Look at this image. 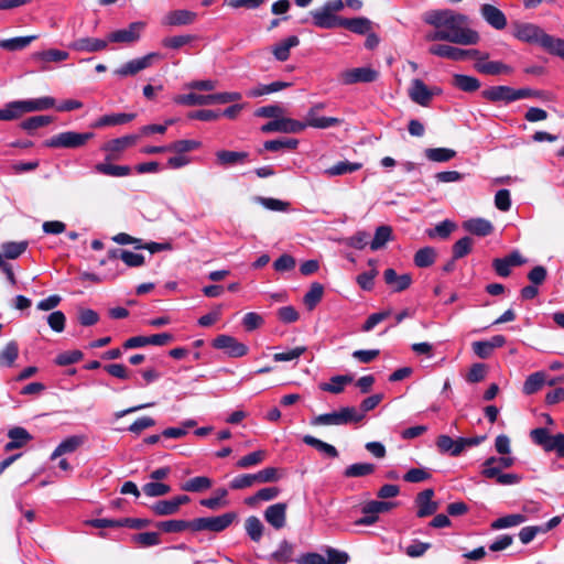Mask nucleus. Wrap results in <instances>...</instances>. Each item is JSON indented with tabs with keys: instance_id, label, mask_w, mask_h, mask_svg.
Segmentation results:
<instances>
[{
	"instance_id": "obj_9",
	"label": "nucleus",
	"mask_w": 564,
	"mask_h": 564,
	"mask_svg": "<svg viewBox=\"0 0 564 564\" xmlns=\"http://www.w3.org/2000/svg\"><path fill=\"white\" fill-rule=\"evenodd\" d=\"M305 130V124L302 121L294 120L291 118H276L263 124L261 131L269 132H282V133H300Z\"/></svg>"
},
{
	"instance_id": "obj_42",
	"label": "nucleus",
	"mask_w": 564,
	"mask_h": 564,
	"mask_svg": "<svg viewBox=\"0 0 564 564\" xmlns=\"http://www.w3.org/2000/svg\"><path fill=\"white\" fill-rule=\"evenodd\" d=\"M212 479L206 476H197L188 479L181 486V489L188 492H200L212 487Z\"/></svg>"
},
{
	"instance_id": "obj_29",
	"label": "nucleus",
	"mask_w": 564,
	"mask_h": 564,
	"mask_svg": "<svg viewBox=\"0 0 564 564\" xmlns=\"http://www.w3.org/2000/svg\"><path fill=\"white\" fill-rule=\"evenodd\" d=\"M299 44V37L295 35H291L275 44L272 48V53L278 61L285 62L290 57L291 48L297 46Z\"/></svg>"
},
{
	"instance_id": "obj_60",
	"label": "nucleus",
	"mask_w": 564,
	"mask_h": 564,
	"mask_svg": "<svg viewBox=\"0 0 564 564\" xmlns=\"http://www.w3.org/2000/svg\"><path fill=\"white\" fill-rule=\"evenodd\" d=\"M150 509L153 511L155 516L160 517L172 516L177 513L178 511L173 498L170 500H159L152 506H150Z\"/></svg>"
},
{
	"instance_id": "obj_36",
	"label": "nucleus",
	"mask_w": 564,
	"mask_h": 564,
	"mask_svg": "<svg viewBox=\"0 0 564 564\" xmlns=\"http://www.w3.org/2000/svg\"><path fill=\"white\" fill-rule=\"evenodd\" d=\"M135 115L132 113H111L100 117L93 123L94 128H102L108 126H119L131 121Z\"/></svg>"
},
{
	"instance_id": "obj_27",
	"label": "nucleus",
	"mask_w": 564,
	"mask_h": 564,
	"mask_svg": "<svg viewBox=\"0 0 564 564\" xmlns=\"http://www.w3.org/2000/svg\"><path fill=\"white\" fill-rule=\"evenodd\" d=\"M429 53L456 62L464 61V50L447 44H434L430 46Z\"/></svg>"
},
{
	"instance_id": "obj_31",
	"label": "nucleus",
	"mask_w": 564,
	"mask_h": 564,
	"mask_svg": "<svg viewBox=\"0 0 564 564\" xmlns=\"http://www.w3.org/2000/svg\"><path fill=\"white\" fill-rule=\"evenodd\" d=\"M10 441L6 444L4 449L7 452L22 447L31 440V435L23 427H13L8 432Z\"/></svg>"
},
{
	"instance_id": "obj_3",
	"label": "nucleus",
	"mask_w": 564,
	"mask_h": 564,
	"mask_svg": "<svg viewBox=\"0 0 564 564\" xmlns=\"http://www.w3.org/2000/svg\"><path fill=\"white\" fill-rule=\"evenodd\" d=\"M362 421V413L355 406H344L338 411L324 413L312 420L313 425H347Z\"/></svg>"
},
{
	"instance_id": "obj_4",
	"label": "nucleus",
	"mask_w": 564,
	"mask_h": 564,
	"mask_svg": "<svg viewBox=\"0 0 564 564\" xmlns=\"http://www.w3.org/2000/svg\"><path fill=\"white\" fill-rule=\"evenodd\" d=\"M93 138V132L64 131L45 140L43 144L52 149H78Z\"/></svg>"
},
{
	"instance_id": "obj_45",
	"label": "nucleus",
	"mask_w": 564,
	"mask_h": 564,
	"mask_svg": "<svg viewBox=\"0 0 564 564\" xmlns=\"http://www.w3.org/2000/svg\"><path fill=\"white\" fill-rule=\"evenodd\" d=\"M299 144V140L293 138H282L276 140H268L264 142L263 148L267 151L279 152L282 150H294Z\"/></svg>"
},
{
	"instance_id": "obj_18",
	"label": "nucleus",
	"mask_w": 564,
	"mask_h": 564,
	"mask_svg": "<svg viewBox=\"0 0 564 564\" xmlns=\"http://www.w3.org/2000/svg\"><path fill=\"white\" fill-rule=\"evenodd\" d=\"M107 46H108L107 37L106 39L80 37L69 44V47L75 51L89 52V53L102 51Z\"/></svg>"
},
{
	"instance_id": "obj_12",
	"label": "nucleus",
	"mask_w": 564,
	"mask_h": 564,
	"mask_svg": "<svg viewBox=\"0 0 564 564\" xmlns=\"http://www.w3.org/2000/svg\"><path fill=\"white\" fill-rule=\"evenodd\" d=\"M313 24L319 29H335L341 28L344 18L335 15L326 8L322 7L318 10L312 11Z\"/></svg>"
},
{
	"instance_id": "obj_17",
	"label": "nucleus",
	"mask_w": 564,
	"mask_h": 564,
	"mask_svg": "<svg viewBox=\"0 0 564 564\" xmlns=\"http://www.w3.org/2000/svg\"><path fill=\"white\" fill-rule=\"evenodd\" d=\"M434 496V490L429 488L420 492L415 499L417 505V517L425 518L432 516L436 512L438 506L435 501L432 500Z\"/></svg>"
},
{
	"instance_id": "obj_38",
	"label": "nucleus",
	"mask_w": 564,
	"mask_h": 564,
	"mask_svg": "<svg viewBox=\"0 0 564 564\" xmlns=\"http://www.w3.org/2000/svg\"><path fill=\"white\" fill-rule=\"evenodd\" d=\"M36 39L37 35H29L0 40V47L10 52L21 51L29 46Z\"/></svg>"
},
{
	"instance_id": "obj_7",
	"label": "nucleus",
	"mask_w": 564,
	"mask_h": 564,
	"mask_svg": "<svg viewBox=\"0 0 564 564\" xmlns=\"http://www.w3.org/2000/svg\"><path fill=\"white\" fill-rule=\"evenodd\" d=\"M213 347L225 351L231 358H239L248 354V347L230 335H218L213 340Z\"/></svg>"
},
{
	"instance_id": "obj_1",
	"label": "nucleus",
	"mask_w": 564,
	"mask_h": 564,
	"mask_svg": "<svg viewBox=\"0 0 564 564\" xmlns=\"http://www.w3.org/2000/svg\"><path fill=\"white\" fill-rule=\"evenodd\" d=\"M423 21L434 26L425 34V41H445L459 45H474L480 40L478 32L466 28L467 17L449 9L431 10L424 13Z\"/></svg>"
},
{
	"instance_id": "obj_19",
	"label": "nucleus",
	"mask_w": 564,
	"mask_h": 564,
	"mask_svg": "<svg viewBox=\"0 0 564 564\" xmlns=\"http://www.w3.org/2000/svg\"><path fill=\"white\" fill-rule=\"evenodd\" d=\"M90 524L95 528H119V527H128L132 529L141 528V519L140 518H120V519H94L90 521Z\"/></svg>"
},
{
	"instance_id": "obj_20",
	"label": "nucleus",
	"mask_w": 564,
	"mask_h": 564,
	"mask_svg": "<svg viewBox=\"0 0 564 564\" xmlns=\"http://www.w3.org/2000/svg\"><path fill=\"white\" fill-rule=\"evenodd\" d=\"M384 282L393 289V292H402L412 284V276L409 273L398 275L394 269H387L383 272Z\"/></svg>"
},
{
	"instance_id": "obj_52",
	"label": "nucleus",
	"mask_w": 564,
	"mask_h": 564,
	"mask_svg": "<svg viewBox=\"0 0 564 564\" xmlns=\"http://www.w3.org/2000/svg\"><path fill=\"white\" fill-rule=\"evenodd\" d=\"M293 553V545L286 540H283L279 544V547L271 554V560L275 561L279 564H285L292 561Z\"/></svg>"
},
{
	"instance_id": "obj_15",
	"label": "nucleus",
	"mask_w": 564,
	"mask_h": 564,
	"mask_svg": "<svg viewBox=\"0 0 564 564\" xmlns=\"http://www.w3.org/2000/svg\"><path fill=\"white\" fill-rule=\"evenodd\" d=\"M264 519L275 530L284 528L286 522V503L278 502L269 506L264 511Z\"/></svg>"
},
{
	"instance_id": "obj_46",
	"label": "nucleus",
	"mask_w": 564,
	"mask_h": 564,
	"mask_svg": "<svg viewBox=\"0 0 564 564\" xmlns=\"http://www.w3.org/2000/svg\"><path fill=\"white\" fill-rule=\"evenodd\" d=\"M453 85L463 91L471 93L480 87V82L473 76L456 74L453 77Z\"/></svg>"
},
{
	"instance_id": "obj_44",
	"label": "nucleus",
	"mask_w": 564,
	"mask_h": 564,
	"mask_svg": "<svg viewBox=\"0 0 564 564\" xmlns=\"http://www.w3.org/2000/svg\"><path fill=\"white\" fill-rule=\"evenodd\" d=\"M352 381L351 376H334L329 382H324L319 386L321 390L330 393H340L344 391V387Z\"/></svg>"
},
{
	"instance_id": "obj_16",
	"label": "nucleus",
	"mask_w": 564,
	"mask_h": 564,
	"mask_svg": "<svg viewBox=\"0 0 564 564\" xmlns=\"http://www.w3.org/2000/svg\"><path fill=\"white\" fill-rule=\"evenodd\" d=\"M480 13L484 20L494 29L502 30L507 25V18L505 13L492 4L485 3L480 8Z\"/></svg>"
},
{
	"instance_id": "obj_40",
	"label": "nucleus",
	"mask_w": 564,
	"mask_h": 564,
	"mask_svg": "<svg viewBox=\"0 0 564 564\" xmlns=\"http://www.w3.org/2000/svg\"><path fill=\"white\" fill-rule=\"evenodd\" d=\"M361 167L362 164L358 162L340 161L326 169L325 174L328 176L345 175L359 171Z\"/></svg>"
},
{
	"instance_id": "obj_30",
	"label": "nucleus",
	"mask_w": 564,
	"mask_h": 564,
	"mask_svg": "<svg viewBox=\"0 0 564 564\" xmlns=\"http://www.w3.org/2000/svg\"><path fill=\"white\" fill-rule=\"evenodd\" d=\"M247 158V152L221 150L216 153L217 163L224 167L242 164Z\"/></svg>"
},
{
	"instance_id": "obj_64",
	"label": "nucleus",
	"mask_w": 564,
	"mask_h": 564,
	"mask_svg": "<svg viewBox=\"0 0 564 564\" xmlns=\"http://www.w3.org/2000/svg\"><path fill=\"white\" fill-rule=\"evenodd\" d=\"M51 122H53V118L50 116H34L23 120L20 127L28 132H32L39 128L50 124Z\"/></svg>"
},
{
	"instance_id": "obj_34",
	"label": "nucleus",
	"mask_w": 564,
	"mask_h": 564,
	"mask_svg": "<svg viewBox=\"0 0 564 564\" xmlns=\"http://www.w3.org/2000/svg\"><path fill=\"white\" fill-rule=\"evenodd\" d=\"M481 475L488 479H496L497 484L503 486L519 484L522 479V477L518 474H502L498 473L496 468H487L486 470H481Z\"/></svg>"
},
{
	"instance_id": "obj_25",
	"label": "nucleus",
	"mask_w": 564,
	"mask_h": 564,
	"mask_svg": "<svg viewBox=\"0 0 564 564\" xmlns=\"http://www.w3.org/2000/svg\"><path fill=\"white\" fill-rule=\"evenodd\" d=\"M197 13L189 10H174L164 17V23L171 26L188 25L195 22Z\"/></svg>"
},
{
	"instance_id": "obj_28",
	"label": "nucleus",
	"mask_w": 564,
	"mask_h": 564,
	"mask_svg": "<svg viewBox=\"0 0 564 564\" xmlns=\"http://www.w3.org/2000/svg\"><path fill=\"white\" fill-rule=\"evenodd\" d=\"M24 113H26L24 100H13L7 102L4 107L0 109V121L17 120Z\"/></svg>"
},
{
	"instance_id": "obj_59",
	"label": "nucleus",
	"mask_w": 564,
	"mask_h": 564,
	"mask_svg": "<svg viewBox=\"0 0 564 564\" xmlns=\"http://www.w3.org/2000/svg\"><path fill=\"white\" fill-rule=\"evenodd\" d=\"M28 248L26 241H10L4 242L1 246L3 257L7 259H17L19 258Z\"/></svg>"
},
{
	"instance_id": "obj_35",
	"label": "nucleus",
	"mask_w": 564,
	"mask_h": 564,
	"mask_svg": "<svg viewBox=\"0 0 564 564\" xmlns=\"http://www.w3.org/2000/svg\"><path fill=\"white\" fill-rule=\"evenodd\" d=\"M84 443V437L78 435H73L59 443V445L54 449L51 458L55 459L64 454H70L75 452L82 444Z\"/></svg>"
},
{
	"instance_id": "obj_39",
	"label": "nucleus",
	"mask_w": 564,
	"mask_h": 564,
	"mask_svg": "<svg viewBox=\"0 0 564 564\" xmlns=\"http://www.w3.org/2000/svg\"><path fill=\"white\" fill-rule=\"evenodd\" d=\"M392 239V228L388 225L379 226L376 229L375 237L370 241V249L373 251L386 247L387 242Z\"/></svg>"
},
{
	"instance_id": "obj_54",
	"label": "nucleus",
	"mask_w": 564,
	"mask_h": 564,
	"mask_svg": "<svg viewBox=\"0 0 564 564\" xmlns=\"http://www.w3.org/2000/svg\"><path fill=\"white\" fill-rule=\"evenodd\" d=\"M290 86H291L290 83L281 82V80L273 82V83L267 84V85H259L258 87H256L252 90H250L248 93V96L249 97H259V96H262V95H268V94L280 91V90L285 89V88H288Z\"/></svg>"
},
{
	"instance_id": "obj_49",
	"label": "nucleus",
	"mask_w": 564,
	"mask_h": 564,
	"mask_svg": "<svg viewBox=\"0 0 564 564\" xmlns=\"http://www.w3.org/2000/svg\"><path fill=\"white\" fill-rule=\"evenodd\" d=\"M24 105L28 112L33 111H43L47 110L55 106V99L50 96L34 98V99H24Z\"/></svg>"
},
{
	"instance_id": "obj_23",
	"label": "nucleus",
	"mask_w": 564,
	"mask_h": 564,
	"mask_svg": "<svg viewBox=\"0 0 564 564\" xmlns=\"http://www.w3.org/2000/svg\"><path fill=\"white\" fill-rule=\"evenodd\" d=\"M33 59L43 63L41 69L46 70L48 63H59L69 57V53L62 50L50 48L33 54Z\"/></svg>"
},
{
	"instance_id": "obj_2",
	"label": "nucleus",
	"mask_w": 564,
	"mask_h": 564,
	"mask_svg": "<svg viewBox=\"0 0 564 564\" xmlns=\"http://www.w3.org/2000/svg\"><path fill=\"white\" fill-rule=\"evenodd\" d=\"M242 98L240 93H218L210 95H198L194 93L180 95L175 101L185 106H206V105H224L231 101H238Z\"/></svg>"
},
{
	"instance_id": "obj_33",
	"label": "nucleus",
	"mask_w": 564,
	"mask_h": 564,
	"mask_svg": "<svg viewBox=\"0 0 564 564\" xmlns=\"http://www.w3.org/2000/svg\"><path fill=\"white\" fill-rule=\"evenodd\" d=\"M436 446L441 453H446L454 457L462 454V444L459 437L454 440L448 435H440L436 440Z\"/></svg>"
},
{
	"instance_id": "obj_24",
	"label": "nucleus",
	"mask_w": 564,
	"mask_h": 564,
	"mask_svg": "<svg viewBox=\"0 0 564 564\" xmlns=\"http://www.w3.org/2000/svg\"><path fill=\"white\" fill-rule=\"evenodd\" d=\"M302 122L305 124V129L307 127L315 129H328L335 126H339L343 120L335 117L318 116V113H314V111H307L305 121Z\"/></svg>"
},
{
	"instance_id": "obj_50",
	"label": "nucleus",
	"mask_w": 564,
	"mask_h": 564,
	"mask_svg": "<svg viewBox=\"0 0 564 564\" xmlns=\"http://www.w3.org/2000/svg\"><path fill=\"white\" fill-rule=\"evenodd\" d=\"M436 259V252L432 247H424L419 249L414 254V264L417 268L431 267Z\"/></svg>"
},
{
	"instance_id": "obj_61",
	"label": "nucleus",
	"mask_w": 564,
	"mask_h": 564,
	"mask_svg": "<svg viewBox=\"0 0 564 564\" xmlns=\"http://www.w3.org/2000/svg\"><path fill=\"white\" fill-rule=\"evenodd\" d=\"M543 48L553 55H557L564 59V40L552 35L543 37Z\"/></svg>"
},
{
	"instance_id": "obj_57",
	"label": "nucleus",
	"mask_w": 564,
	"mask_h": 564,
	"mask_svg": "<svg viewBox=\"0 0 564 564\" xmlns=\"http://www.w3.org/2000/svg\"><path fill=\"white\" fill-rule=\"evenodd\" d=\"M95 170L104 175L121 177L126 176L130 172V167L126 165H113L109 163H98Z\"/></svg>"
},
{
	"instance_id": "obj_5",
	"label": "nucleus",
	"mask_w": 564,
	"mask_h": 564,
	"mask_svg": "<svg viewBox=\"0 0 564 564\" xmlns=\"http://www.w3.org/2000/svg\"><path fill=\"white\" fill-rule=\"evenodd\" d=\"M532 441L545 452H555L558 457H564V433L551 435L545 427H538L531 431Z\"/></svg>"
},
{
	"instance_id": "obj_26",
	"label": "nucleus",
	"mask_w": 564,
	"mask_h": 564,
	"mask_svg": "<svg viewBox=\"0 0 564 564\" xmlns=\"http://www.w3.org/2000/svg\"><path fill=\"white\" fill-rule=\"evenodd\" d=\"M463 228L476 236L486 237L494 231L492 224L484 218H471L463 224Z\"/></svg>"
},
{
	"instance_id": "obj_11",
	"label": "nucleus",
	"mask_w": 564,
	"mask_h": 564,
	"mask_svg": "<svg viewBox=\"0 0 564 564\" xmlns=\"http://www.w3.org/2000/svg\"><path fill=\"white\" fill-rule=\"evenodd\" d=\"M379 73L371 67H358L343 72L340 80L345 85H352L356 83H372L377 80Z\"/></svg>"
},
{
	"instance_id": "obj_8",
	"label": "nucleus",
	"mask_w": 564,
	"mask_h": 564,
	"mask_svg": "<svg viewBox=\"0 0 564 564\" xmlns=\"http://www.w3.org/2000/svg\"><path fill=\"white\" fill-rule=\"evenodd\" d=\"M513 35L516 39L530 43L539 44L543 47V37L547 34L538 25L532 23H518L514 25Z\"/></svg>"
},
{
	"instance_id": "obj_43",
	"label": "nucleus",
	"mask_w": 564,
	"mask_h": 564,
	"mask_svg": "<svg viewBox=\"0 0 564 564\" xmlns=\"http://www.w3.org/2000/svg\"><path fill=\"white\" fill-rule=\"evenodd\" d=\"M324 294V286L318 283H312L310 290L304 295L303 302L307 310L312 311L321 302Z\"/></svg>"
},
{
	"instance_id": "obj_14",
	"label": "nucleus",
	"mask_w": 564,
	"mask_h": 564,
	"mask_svg": "<svg viewBox=\"0 0 564 564\" xmlns=\"http://www.w3.org/2000/svg\"><path fill=\"white\" fill-rule=\"evenodd\" d=\"M138 137L134 134L124 135L121 138L112 139L108 142H106L102 145V150L106 151L108 154L106 156L107 160H116L118 159L119 154L123 152L126 149L131 147L135 143Z\"/></svg>"
},
{
	"instance_id": "obj_51",
	"label": "nucleus",
	"mask_w": 564,
	"mask_h": 564,
	"mask_svg": "<svg viewBox=\"0 0 564 564\" xmlns=\"http://www.w3.org/2000/svg\"><path fill=\"white\" fill-rule=\"evenodd\" d=\"M245 529L253 542H259L263 535L264 527L259 518L251 516L246 519Z\"/></svg>"
},
{
	"instance_id": "obj_21",
	"label": "nucleus",
	"mask_w": 564,
	"mask_h": 564,
	"mask_svg": "<svg viewBox=\"0 0 564 564\" xmlns=\"http://www.w3.org/2000/svg\"><path fill=\"white\" fill-rule=\"evenodd\" d=\"M481 96L492 102L505 101L506 104L514 101L513 88L509 86H492L481 91Z\"/></svg>"
},
{
	"instance_id": "obj_56",
	"label": "nucleus",
	"mask_w": 564,
	"mask_h": 564,
	"mask_svg": "<svg viewBox=\"0 0 564 564\" xmlns=\"http://www.w3.org/2000/svg\"><path fill=\"white\" fill-rule=\"evenodd\" d=\"M456 151L447 148H431L425 150V156L432 162H447L455 158Z\"/></svg>"
},
{
	"instance_id": "obj_10",
	"label": "nucleus",
	"mask_w": 564,
	"mask_h": 564,
	"mask_svg": "<svg viewBox=\"0 0 564 564\" xmlns=\"http://www.w3.org/2000/svg\"><path fill=\"white\" fill-rule=\"evenodd\" d=\"M141 35V22H132L126 29L116 30L107 35L109 43L130 45L139 40Z\"/></svg>"
},
{
	"instance_id": "obj_58",
	"label": "nucleus",
	"mask_w": 564,
	"mask_h": 564,
	"mask_svg": "<svg viewBox=\"0 0 564 564\" xmlns=\"http://www.w3.org/2000/svg\"><path fill=\"white\" fill-rule=\"evenodd\" d=\"M514 464V457L512 456H501L495 457L491 456L487 458L482 464V470L487 468H496L498 473H501L502 469H507Z\"/></svg>"
},
{
	"instance_id": "obj_6",
	"label": "nucleus",
	"mask_w": 564,
	"mask_h": 564,
	"mask_svg": "<svg viewBox=\"0 0 564 564\" xmlns=\"http://www.w3.org/2000/svg\"><path fill=\"white\" fill-rule=\"evenodd\" d=\"M237 518L235 512H227L217 517L196 518L193 520V531L221 532Z\"/></svg>"
},
{
	"instance_id": "obj_47",
	"label": "nucleus",
	"mask_w": 564,
	"mask_h": 564,
	"mask_svg": "<svg viewBox=\"0 0 564 564\" xmlns=\"http://www.w3.org/2000/svg\"><path fill=\"white\" fill-rule=\"evenodd\" d=\"M375 470L376 466L371 463H356L345 469L344 476L347 478L364 477L372 474Z\"/></svg>"
},
{
	"instance_id": "obj_37",
	"label": "nucleus",
	"mask_w": 564,
	"mask_h": 564,
	"mask_svg": "<svg viewBox=\"0 0 564 564\" xmlns=\"http://www.w3.org/2000/svg\"><path fill=\"white\" fill-rule=\"evenodd\" d=\"M303 442L306 445L314 447L316 451H318L319 453L324 454L327 457H330V458L338 457V451L336 449L335 446H333L326 442H323L312 435H305L303 437Z\"/></svg>"
},
{
	"instance_id": "obj_62",
	"label": "nucleus",
	"mask_w": 564,
	"mask_h": 564,
	"mask_svg": "<svg viewBox=\"0 0 564 564\" xmlns=\"http://www.w3.org/2000/svg\"><path fill=\"white\" fill-rule=\"evenodd\" d=\"M252 475L256 484L275 482L282 477L280 470L275 467H267Z\"/></svg>"
},
{
	"instance_id": "obj_53",
	"label": "nucleus",
	"mask_w": 564,
	"mask_h": 564,
	"mask_svg": "<svg viewBox=\"0 0 564 564\" xmlns=\"http://www.w3.org/2000/svg\"><path fill=\"white\" fill-rule=\"evenodd\" d=\"M19 356V346L17 341H9L6 347L0 351V366L11 367Z\"/></svg>"
},
{
	"instance_id": "obj_55",
	"label": "nucleus",
	"mask_w": 564,
	"mask_h": 564,
	"mask_svg": "<svg viewBox=\"0 0 564 564\" xmlns=\"http://www.w3.org/2000/svg\"><path fill=\"white\" fill-rule=\"evenodd\" d=\"M545 383V375L542 371L530 375L523 384V392L528 395L533 394L542 389Z\"/></svg>"
},
{
	"instance_id": "obj_13",
	"label": "nucleus",
	"mask_w": 564,
	"mask_h": 564,
	"mask_svg": "<svg viewBox=\"0 0 564 564\" xmlns=\"http://www.w3.org/2000/svg\"><path fill=\"white\" fill-rule=\"evenodd\" d=\"M489 55H484L479 57V61L475 63V68L477 72L485 75H500V74H511L513 68L500 61H488Z\"/></svg>"
},
{
	"instance_id": "obj_41",
	"label": "nucleus",
	"mask_w": 564,
	"mask_h": 564,
	"mask_svg": "<svg viewBox=\"0 0 564 564\" xmlns=\"http://www.w3.org/2000/svg\"><path fill=\"white\" fill-rule=\"evenodd\" d=\"M155 527L165 533H178L183 532L187 529L193 530V520H166L161 521L155 524Z\"/></svg>"
},
{
	"instance_id": "obj_22",
	"label": "nucleus",
	"mask_w": 564,
	"mask_h": 564,
	"mask_svg": "<svg viewBox=\"0 0 564 564\" xmlns=\"http://www.w3.org/2000/svg\"><path fill=\"white\" fill-rule=\"evenodd\" d=\"M409 96L411 100L417 105L427 106L432 99L433 94L430 91L429 87L423 83V80L416 78L412 80Z\"/></svg>"
},
{
	"instance_id": "obj_63",
	"label": "nucleus",
	"mask_w": 564,
	"mask_h": 564,
	"mask_svg": "<svg viewBox=\"0 0 564 564\" xmlns=\"http://www.w3.org/2000/svg\"><path fill=\"white\" fill-rule=\"evenodd\" d=\"M267 457L265 451H256L248 455L242 456L236 464L238 468H249L259 465Z\"/></svg>"
},
{
	"instance_id": "obj_48",
	"label": "nucleus",
	"mask_w": 564,
	"mask_h": 564,
	"mask_svg": "<svg viewBox=\"0 0 564 564\" xmlns=\"http://www.w3.org/2000/svg\"><path fill=\"white\" fill-rule=\"evenodd\" d=\"M525 521H527L525 516L520 514V513H512V514H508V516L496 519L491 523V528L494 530H500V529L517 527Z\"/></svg>"
},
{
	"instance_id": "obj_32",
	"label": "nucleus",
	"mask_w": 564,
	"mask_h": 564,
	"mask_svg": "<svg viewBox=\"0 0 564 564\" xmlns=\"http://www.w3.org/2000/svg\"><path fill=\"white\" fill-rule=\"evenodd\" d=\"M341 28L349 30L356 34H367L371 31L372 22L365 17L344 18Z\"/></svg>"
}]
</instances>
